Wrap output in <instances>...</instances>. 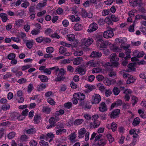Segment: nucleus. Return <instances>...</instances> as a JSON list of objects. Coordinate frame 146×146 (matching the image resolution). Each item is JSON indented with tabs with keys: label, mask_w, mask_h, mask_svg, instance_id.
<instances>
[{
	"label": "nucleus",
	"mask_w": 146,
	"mask_h": 146,
	"mask_svg": "<svg viewBox=\"0 0 146 146\" xmlns=\"http://www.w3.org/2000/svg\"><path fill=\"white\" fill-rule=\"evenodd\" d=\"M113 30V29L110 28L108 30L105 31L103 33L104 37L106 38H110L112 37L114 35Z\"/></svg>",
	"instance_id": "nucleus-1"
},
{
	"label": "nucleus",
	"mask_w": 146,
	"mask_h": 146,
	"mask_svg": "<svg viewBox=\"0 0 146 146\" xmlns=\"http://www.w3.org/2000/svg\"><path fill=\"white\" fill-rule=\"evenodd\" d=\"M98 25L96 23L93 22L91 23L89 26V28L87 31L88 32H92L96 31L98 28Z\"/></svg>",
	"instance_id": "nucleus-2"
},
{
	"label": "nucleus",
	"mask_w": 146,
	"mask_h": 146,
	"mask_svg": "<svg viewBox=\"0 0 146 146\" xmlns=\"http://www.w3.org/2000/svg\"><path fill=\"white\" fill-rule=\"evenodd\" d=\"M120 110L116 109L113 110L110 114V118H115L119 116L120 114Z\"/></svg>",
	"instance_id": "nucleus-3"
},
{
	"label": "nucleus",
	"mask_w": 146,
	"mask_h": 146,
	"mask_svg": "<svg viewBox=\"0 0 146 146\" xmlns=\"http://www.w3.org/2000/svg\"><path fill=\"white\" fill-rule=\"evenodd\" d=\"M73 96L74 98L80 101L84 100L85 98V95L82 93H75L74 94Z\"/></svg>",
	"instance_id": "nucleus-4"
},
{
	"label": "nucleus",
	"mask_w": 146,
	"mask_h": 146,
	"mask_svg": "<svg viewBox=\"0 0 146 146\" xmlns=\"http://www.w3.org/2000/svg\"><path fill=\"white\" fill-rule=\"evenodd\" d=\"M86 70V67H79L76 69L75 72H77L78 73L81 75H84L85 74Z\"/></svg>",
	"instance_id": "nucleus-5"
},
{
	"label": "nucleus",
	"mask_w": 146,
	"mask_h": 146,
	"mask_svg": "<svg viewBox=\"0 0 146 146\" xmlns=\"http://www.w3.org/2000/svg\"><path fill=\"white\" fill-rule=\"evenodd\" d=\"M94 100L93 104H96L99 103L101 101V97L98 94L94 95L92 97Z\"/></svg>",
	"instance_id": "nucleus-6"
},
{
	"label": "nucleus",
	"mask_w": 146,
	"mask_h": 146,
	"mask_svg": "<svg viewBox=\"0 0 146 146\" xmlns=\"http://www.w3.org/2000/svg\"><path fill=\"white\" fill-rule=\"evenodd\" d=\"M100 121L98 120H94L93 123H90V125L91 128H95L99 127L100 125Z\"/></svg>",
	"instance_id": "nucleus-7"
},
{
	"label": "nucleus",
	"mask_w": 146,
	"mask_h": 146,
	"mask_svg": "<svg viewBox=\"0 0 146 146\" xmlns=\"http://www.w3.org/2000/svg\"><path fill=\"white\" fill-rule=\"evenodd\" d=\"M102 54L101 52L96 51H93L91 53L90 56L92 58H100L102 56Z\"/></svg>",
	"instance_id": "nucleus-8"
},
{
	"label": "nucleus",
	"mask_w": 146,
	"mask_h": 146,
	"mask_svg": "<svg viewBox=\"0 0 146 146\" xmlns=\"http://www.w3.org/2000/svg\"><path fill=\"white\" fill-rule=\"evenodd\" d=\"M27 48L29 49L31 48L33 45V41L32 40H25L24 42Z\"/></svg>",
	"instance_id": "nucleus-9"
},
{
	"label": "nucleus",
	"mask_w": 146,
	"mask_h": 146,
	"mask_svg": "<svg viewBox=\"0 0 146 146\" xmlns=\"http://www.w3.org/2000/svg\"><path fill=\"white\" fill-rule=\"evenodd\" d=\"M107 109L106 105L105 102H102L100 104L99 107V110L100 111L103 112L106 111Z\"/></svg>",
	"instance_id": "nucleus-10"
},
{
	"label": "nucleus",
	"mask_w": 146,
	"mask_h": 146,
	"mask_svg": "<svg viewBox=\"0 0 146 146\" xmlns=\"http://www.w3.org/2000/svg\"><path fill=\"white\" fill-rule=\"evenodd\" d=\"M116 54L115 53L112 54L110 56V61L111 62H113L114 61H118L119 58L116 57Z\"/></svg>",
	"instance_id": "nucleus-11"
},
{
	"label": "nucleus",
	"mask_w": 146,
	"mask_h": 146,
	"mask_svg": "<svg viewBox=\"0 0 146 146\" xmlns=\"http://www.w3.org/2000/svg\"><path fill=\"white\" fill-rule=\"evenodd\" d=\"M83 58L82 57H79L75 58L73 60V64L75 65H78L80 64L83 61Z\"/></svg>",
	"instance_id": "nucleus-12"
},
{
	"label": "nucleus",
	"mask_w": 146,
	"mask_h": 146,
	"mask_svg": "<svg viewBox=\"0 0 146 146\" xmlns=\"http://www.w3.org/2000/svg\"><path fill=\"white\" fill-rule=\"evenodd\" d=\"M55 120V118L53 117H50L49 120V121L50 124V125H47V128L48 129L50 128L51 127H54L56 123V122L54 121Z\"/></svg>",
	"instance_id": "nucleus-13"
},
{
	"label": "nucleus",
	"mask_w": 146,
	"mask_h": 146,
	"mask_svg": "<svg viewBox=\"0 0 146 146\" xmlns=\"http://www.w3.org/2000/svg\"><path fill=\"white\" fill-rule=\"evenodd\" d=\"M20 70V68H14L11 70V71L13 73H16V75L17 76L19 77L23 74V73L21 71L17 72V71Z\"/></svg>",
	"instance_id": "nucleus-14"
},
{
	"label": "nucleus",
	"mask_w": 146,
	"mask_h": 146,
	"mask_svg": "<svg viewBox=\"0 0 146 146\" xmlns=\"http://www.w3.org/2000/svg\"><path fill=\"white\" fill-rule=\"evenodd\" d=\"M122 104V101L121 100H118L112 104L111 107V109H113L114 107H117L119 106H121Z\"/></svg>",
	"instance_id": "nucleus-15"
},
{
	"label": "nucleus",
	"mask_w": 146,
	"mask_h": 146,
	"mask_svg": "<svg viewBox=\"0 0 146 146\" xmlns=\"http://www.w3.org/2000/svg\"><path fill=\"white\" fill-rule=\"evenodd\" d=\"M136 69L134 67V64L132 63H130L128 65V69L126 70L127 72H131L135 71Z\"/></svg>",
	"instance_id": "nucleus-16"
},
{
	"label": "nucleus",
	"mask_w": 146,
	"mask_h": 146,
	"mask_svg": "<svg viewBox=\"0 0 146 146\" xmlns=\"http://www.w3.org/2000/svg\"><path fill=\"white\" fill-rule=\"evenodd\" d=\"M86 132V129L83 128L82 129H81L79 132L78 133V136L80 138H82L84 136V134Z\"/></svg>",
	"instance_id": "nucleus-17"
},
{
	"label": "nucleus",
	"mask_w": 146,
	"mask_h": 146,
	"mask_svg": "<svg viewBox=\"0 0 146 146\" xmlns=\"http://www.w3.org/2000/svg\"><path fill=\"white\" fill-rule=\"evenodd\" d=\"M85 40L84 44L85 46H88L91 45L93 42V39L91 38H88L86 39H84Z\"/></svg>",
	"instance_id": "nucleus-18"
},
{
	"label": "nucleus",
	"mask_w": 146,
	"mask_h": 146,
	"mask_svg": "<svg viewBox=\"0 0 146 146\" xmlns=\"http://www.w3.org/2000/svg\"><path fill=\"white\" fill-rule=\"evenodd\" d=\"M38 78L42 82H47L48 80V78L46 76L44 75H40L38 76Z\"/></svg>",
	"instance_id": "nucleus-19"
},
{
	"label": "nucleus",
	"mask_w": 146,
	"mask_h": 146,
	"mask_svg": "<svg viewBox=\"0 0 146 146\" xmlns=\"http://www.w3.org/2000/svg\"><path fill=\"white\" fill-rule=\"evenodd\" d=\"M25 133L28 134H34L36 133V130L35 128L33 127L26 130Z\"/></svg>",
	"instance_id": "nucleus-20"
},
{
	"label": "nucleus",
	"mask_w": 146,
	"mask_h": 146,
	"mask_svg": "<svg viewBox=\"0 0 146 146\" xmlns=\"http://www.w3.org/2000/svg\"><path fill=\"white\" fill-rule=\"evenodd\" d=\"M110 49L115 52H120L121 51V49L118 47L116 46L115 45H112L110 47Z\"/></svg>",
	"instance_id": "nucleus-21"
},
{
	"label": "nucleus",
	"mask_w": 146,
	"mask_h": 146,
	"mask_svg": "<svg viewBox=\"0 0 146 146\" xmlns=\"http://www.w3.org/2000/svg\"><path fill=\"white\" fill-rule=\"evenodd\" d=\"M24 21L23 19H19L15 21L16 25L18 27H20L24 24Z\"/></svg>",
	"instance_id": "nucleus-22"
},
{
	"label": "nucleus",
	"mask_w": 146,
	"mask_h": 146,
	"mask_svg": "<svg viewBox=\"0 0 146 146\" xmlns=\"http://www.w3.org/2000/svg\"><path fill=\"white\" fill-rule=\"evenodd\" d=\"M133 54L135 55H137V57L138 58L142 57L145 54V53L143 51L139 52L138 51H136L134 52Z\"/></svg>",
	"instance_id": "nucleus-23"
},
{
	"label": "nucleus",
	"mask_w": 146,
	"mask_h": 146,
	"mask_svg": "<svg viewBox=\"0 0 146 146\" xmlns=\"http://www.w3.org/2000/svg\"><path fill=\"white\" fill-rule=\"evenodd\" d=\"M19 114L17 112H13L10 115V119L12 120H15L17 119Z\"/></svg>",
	"instance_id": "nucleus-24"
},
{
	"label": "nucleus",
	"mask_w": 146,
	"mask_h": 146,
	"mask_svg": "<svg viewBox=\"0 0 146 146\" xmlns=\"http://www.w3.org/2000/svg\"><path fill=\"white\" fill-rule=\"evenodd\" d=\"M83 28V26L81 24L77 23L74 27V29L76 31L81 30Z\"/></svg>",
	"instance_id": "nucleus-25"
},
{
	"label": "nucleus",
	"mask_w": 146,
	"mask_h": 146,
	"mask_svg": "<svg viewBox=\"0 0 146 146\" xmlns=\"http://www.w3.org/2000/svg\"><path fill=\"white\" fill-rule=\"evenodd\" d=\"M0 17L2 19V21L3 22H6L7 20V15L5 13H1L0 14Z\"/></svg>",
	"instance_id": "nucleus-26"
},
{
	"label": "nucleus",
	"mask_w": 146,
	"mask_h": 146,
	"mask_svg": "<svg viewBox=\"0 0 146 146\" xmlns=\"http://www.w3.org/2000/svg\"><path fill=\"white\" fill-rule=\"evenodd\" d=\"M100 43V47L102 48H106L108 45L110 44L109 42L108 41H103L101 42Z\"/></svg>",
	"instance_id": "nucleus-27"
},
{
	"label": "nucleus",
	"mask_w": 146,
	"mask_h": 146,
	"mask_svg": "<svg viewBox=\"0 0 146 146\" xmlns=\"http://www.w3.org/2000/svg\"><path fill=\"white\" fill-rule=\"evenodd\" d=\"M140 122V119L139 117H136L135 118L133 121L132 124L134 126H136L138 125Z\"/></svg>",
	"instance_id": "nucleus-28"
},
{
	"label": "nucleus",
	"mask_w": 146,
	"mask_h": 146,
	"mask_svg": "<svg viewBox=\"0 0 146 146\" xmlns=\"http://www.w3.org/2000/svg\"><path fill=\"white\" fill-rule=\"evenodd\" d=\"M106 143V140L105 139H102L98 141L97 143L99 146H104Z\"/></svg>",
	"instance_id": "nucleus-29"
},
{
	"label": "nucleus",
	"mask_w": 146,
	"mask_h": 146,
	"mask_svg": "<svg viewBox=\"0 0 146 146\" xmlns=\"http://www.w3.org/2000/svg\"><path fill=\"white\" fill-rule=\"evenodd\" d=\"M86 65L92 67H96L97 66L96 62H94L93 60H91L87 62Z\"/></svg>",
	"instance_id": "nucleus-30"
},
{
	"label": "nucleus",
	"mask_w": 146,
	"mask_h": 146,
	"mask_svg": "<svg viewBox=\"0 0 146 146\" xmlns=\"http://www.w3.org/2000/svg\"><path fill=\"white\" fill-rule=\"evenodd\" d=\"M83 121L84 120L82 119H76L74 121V125H78L81 124Z\"/></svg>",
	"instance_id": "nucleus-31"
},
{
	"label": "nucleus",
	"mask_w": 146,
	"mask_h": 146,
	"mask_svg": "<svg viewBox=\"0 0 146 146\" xmlns=\"http://www.w3.org/2000/svg\"><path fill=\"white\" fill-rule=\"evenodd\" d=\"M139 0H129V3H131V5L133 7H135L138 4V1Z\"/></svg>",
	"instance_id": "nucleus-32"
},
{
	"label": "nucleus",
	"mask_w": 146,
	"mask_h": 146,
	"mask_svg": "<svg viewBox=\"0 0 146 146\" xmlns=\"http://www.w3.org/2000/svg\"><path fill=\"white\" fill-rule=\"evenodd\" d=\"M66 74V71L63 68H61L59 70L58 76H64Z\"/></svg>",
	"instance_id": "nucleus-33"
},
{
	"label": "nucleus",
	"mask_w": 146,
	"mask_h": 146,
	"mask_svg": "<svg viewBox=\"0 0 146 146\" xmlns=\"http://www.w3.org/2000/svg\"><path fill=\"white\" fill-rule=\"evenodd\" d=\"M113 92L114 95L115 96H117L119 94L120 92V90L117 87H114L113 90Z\"/></svg>",
	"instance_id": "nucleus-34"
},
{
	"label": "nucleus",
	"mask_w": 146,
	"mask_h": 146,
	"mask_svg": "<svg viewBox=\"0 0 146 146\" xmlns=\"http://www.w3.org/2000/svg\"><path fill=\"white\" fill-rule=\"evenodd\" d=\"M66 132V130L65 129L60 128L58 129L56 131V133L57 135H59L64 133H65Z\"/></svg>",
	"instance_id": "nucleus-35"
},
{
	"label": "nucleus",
	"mask_w": 146,
	"mask_h": 146,
	"mask_svg": "<svg viewBox=\"0 0 146 146\" xmlns=\"http://www.w3.org/2000/svg\"><path fill=\"white\" fill-rule=\"evenodd\" d=\"M42 111L44 113L48 114L50 113V109L48 107L44 106L43 108Z\"/></svg>",
	"instance_id": "nucleus-36"
},
{
	"label": "nucleus",
	"mask_w": 146,
	"mask_h": 146,
	"mask_svg": "<svg viewBox=\"0 0 146 146\" xmlns=\"http://www.w3.org/2000/svg\"><path fill=\"white\" fill-rule=\"evenodd\" d=\"M106 137L110 143L113 142L114 138L110 134H108L106 135Z\"/></svg>",
	"instance_id": "nucleus-37"
},
{
	"label": "nucleus",
	"mask_w": 146,
	"mask_h": 146,
	"mask_svg": "<svg viewBox=\"0 0 146 146\" xmlns=\"http://www.w3.org/2000/svg\"><path fill=\"white\" fill-rule=\"evenodd\" d=\"M16 57V55L14 53H11L7 56L9 60L14 59Z\"/></svg>",
	"instance_id": "nucleus-38"
},
{
	"label": "nucleus",
	"mask_w": 146,
	"mask_h": 146,
	"mask_svg": "<svg viewBox=\"0 0 146 146\" xmlns=\"http://www.w3.org/2000/svg\"><path fill=\"white\" fill-rule=\"evenodd\" d=\"M40 117L39 115L37 114L34 116V121L36 123L39 122L40 121Z\"/></svg>",
	"instance_id": "nucleus-39"
},
{
	"label": "nucleus",
	"mask_w": 146,
	"mask_h": 146,
	"mask_svg": "<svg viewBox=\"0 0 146 146\" xmlns=\"http://www.w3.org/2000/svg\"><path fill=\"white\" fill-rule=\"evenodd\" d=\"M131 102L132 103V106H134L135 104L137 103L138 101V99L137 97L133 96L132 98Z\"/></svg>",
	"instance_id": "nucleus-40"
},
{
	"label": "nucleus",
	"mask_w": 146,
	"mask_h": 146,
	"mask_svg": "<svg viewBox=\"0 0 146 146\" xmlns=\"http://www.w3.org/2000/svg\"><path fill=\"white\" fill-rule=\"evenodd\" d=\"M75 35L73 34H71L67 35L68 40L70 41H72L75 38Z\"/></svg>",
	"instance_id": "nucleus-41"
},
{
	"label": "nucleus",
	"mask_w": 146,
	"mask_h": 146,
	"mask_svg": "<svg viewBox=\"0 0 146 146\" xmlns=\"http://www.w3.org/2000/svg\"><path fill=\"white\" fill-rule=\"evenodd\" d=\"M83 54L82 51L77 50L74 53V55L76 56H79L82 55Z\"/></svg>",
	"instance_id": "nucleus-42"
},
{
	"label": "nucleus",
	"mask_w": 146,
	"mask_h": 146,
	"mask_svg": "<svg viewBox=\"0 0 146 146\" xmlns=\"http://www.w3.org/2000/svg\"><path fill=\"white\" fill-rule=\"evenodd\" d=\"M54 137V135L52 133H48L46 135V138H50V139L49 140V142H50L52 140V139Z\"/></svg>",
	"instance_id": "nucleus-43"
},
{
	"label": "nucleus",
	"mask_w": 146,
	"mask_h": 146,
	"mask_svg": "<svg viewBox=\"0 0 146 146\" xmlns=\"http://www.w3.org/2000/svg\"><path fill=\"white\" fill-rule=\"evenodd\" d=\"M111 128L112 131L114 132L116 131L117 128V125L114 122H112L111 124Z\"/></svg>",
	"instance_id": "nucleus-44"
},
{
	"label": "nucleus",
	"mask_w": 146,
	"mask_h": 146,
	"mask_svg": "<svg viewBox=\"0 0 146 146\" xmlns=\"http://www.w3.org/2000/svg\"><path fill=\"white\" fill-rule=\"evenodd\" d=\"M65 79V77L61 76H58L56 78L55 80L58 81H63Z\"/></svg>",
	"instance_id": "nucleus-45"
},
{
	"label": "nucleus",
	"mask_w": 146,
	"mask_h": 146,
	"mask_svg": "<svg viewBox=\"0 0 146 146\" xmlns=\"http://www.w3.org/2000/svg\"><path fill=\"white\" fill-rule=\"evenodd\" d=\"M46 85L43 84H41L38 86V91H40L46 88Z\"/></svg>",
	"instance_id": "nucleus-46"
},
{
	"label": "nucleus",
	"mask_w": 146,
	"mask_h": 146,
	"mask_svg": "<svg viewBox=\"0 0 146 146\" xmlns=\"http://www.w3.org/2000/svg\"><path fill=\"white\" fill-rule=\"evenodd\" d=\"M10 108V106L8 104H4L2 106V109L3 111L9 110Z\"/></svg>",
	"instance_id": "nucleus-47"
},
{
	"label": "nucleus",
	"mask_w": 146,
	"mask_h": 146,
	"mask_svg": "<svg viewBox=\"0 0 146 146\" xmlns=\"http://www.w3.org/2000/svg\"><path fill=\"white\" fill-rule=\"evenodd\" d=\"M59 51L60 53L63 54L66 51V48L63 46H61L59 48Z\"/></svg>",
	"instance_id": "nucleus-48"
},
{
	"label": "nucleus",
	"mask_w": 146,
	"mask_h": 146,
	"mask_svg": "<svg viewBox=\"0 0 146 146\" xmlns=\"http://www.w3.org/2000/svg\"><path fill=\"white\" fill-rule=\"evenodd\" d=\"M53 48L52 47H48L46 49V52L49 54L52 53L53 52Z\"/></svg>",
	"instance_id": "nucleus-49"
},
{
	"label": "nucleus",
	"mask_w": 146,
	"mask_h": 146,
	"mask_svg": "<svg viewBox=\"0 0 146 146\" xmlns=\"http://www.w3.org/2000/svg\"><path fill=\"white\" fill-rule=\"evenodd\" d=\"M105 22L109 25H112L113 24V22L109 17H107L105 19Z\"/></svg>",
	"instance_id": "nucleus-50"
},
{
	"label": "nucleus",
	"mask_w": 146,
	"mask_h": 146,
	"mask_svg": "<svg viewBox=\"0 0 146 146\" xmlns=\"http://www.w3.org/2000/svg\"><path fill=\"white\" fill-rule=\"evenodd\" d=\"M110 18L112 21L115 22H116L119 20V19L118 17H116L114 15H111Z\"/></svg>",
	"instance_id": "nucleus-51"
},
{
	"label": "nucleus",
	"mask_w": 146,
	"mask_h": 146,
	"mask_svg": "<svg viewBox=\"0 0 146 146\" xmlns=\"http://www.w3.org/2000/svg\"><path fill=\"white\" fill-rule=\"evenodd\" d=\"M69 139L72 141L76 137V134L74 133H72L70 134L69 136Z\"/></svg>",
	"instance_id": "nucleus-52"
},
{
	"label": "nucleus",
	"mask_w": 146,
	"mask_h": 146,
	"mask_svg": "<svg viewBox=\"0 0 146 146\" xmlns=\"http://www.w3.org/2000/svg\"><path fill=\"white\" fill-rule=\"evenodd\" d=\"M47 4V2L43 0L42 3H39L37 5V6L39 8H42L45 6Z\"/></svg>",
	"instance_id": "nucleus-53"
},
{
	"label": "nucleus",
	"mask_w": 146,
	"mask_h": 146,
	"mask_svg": "<svg viewBox=\"0 0 146 146\" xmlns=\"http://www.w3.org/2000/svg\"><path fill=\"white\" fill-rule=\"evenodd\" d=\"M53 32L52 30L50 28H47L45 31V33L46 35H49L50 34Z\"/></svg>",
	"instance_id": "nucleus-54"
},
{
	"label": "nucleus",
	"mask_w": 146,
	"mask_h": 146,
	"mask_svg": "<svg viewBox=\"0 0 146 146\" xmlns=\"http://www.w3.org/2000/svg\"><path fill=\"white\" fill-rule=\"evenodd\" d=\"M39 144L40 146H48V143L45 142L44 140H41L39 142Z\"/></svg>",
	"instance_id": "nucleus-55"
},
{
	"label": "nucleus",
	"mask_w": 146,
	"mask_h": 146,
	"mask_svg": "<svg viewBox=\"0 0 146 146\" xmlns=\"http://www.w3.org/2000/svg\"><path fill=\"white\" fill-rule=\"evenodd\" d=\"M64 106L66 108L70 109L72 107V103L70 102H68L64 104Z\"/></svg>",
	"instance_id": "nucleus-56"
},
{
	"label": "nucleus",
	"mask_w": 146,
	"mask_h": 146,
	"mask_svg": "<svg viewBox=\"0 0 146 146\" xmlns=\"http://www.w3.org/2000/svg\"><path fill=\"white\" fill-rule=\"evenodd\" d=\"M15 133L14 132H12L9 133L8 135L9 139H11L15 136Z\"/></svg>",
	"instance_id": "nucleus-57"
},
{
	"label": "nucleus",
	"mask_w": 146,
	"mask_h": 146,
	"mask_svg": "<svg viewBox=\"0 0 146 146\" xmlns=\"http://www.w3.org/2000/svg\"><path fill=\"white\" fill-rule=\"evenodd\" d=\"M51 39L47 37H44L43 42L44 43H49L51 42Z\"/></svg>",
	"instance_id": "nucleus-58"
},
{
	"label": "nucleus",
	"mask_w": 146,
	"mask_h": 146,
	"mask_svg": "<svg viewBox=\"0 0 146 146\" xmlns=\"http://www.w3.org/2000/svg\"><path fill=\"white\" fill-rule=\"evenodd\" d=\"M101 71V69L100 68H94L92 70V72L93 74L96 73L100 72Z\"/></svg>",
	"instance_id": "nucleus-59"
},
{
	"label": "nucleus",
	"mask_w": 146,
	"mask_h": 146,
	"mask_svg": "<svg viewBox=\"0 0 146 146\" xmlns=\"http://www.w3.org/2000/svg\"><path fill=\"white\" fill-rule=\"evenodd\" d=\"M39 33V29H34L31 31L32 34L34 35H38Z\"/></svg>",
	"instance_id": "nucleus-60"
},
{
	"label": "nucleus",
	"mask_w": 146,
	"mask_h": 146,
	"mask_svg": "<svg viewBox=\"0 0 146 146\" xmlns=\"http://www.w3.org/2000/svg\"><path fill=\"white\" fill-rule=\"evenodd\" d=\"M47 102L50 104L51 105H55V102L54 100L50 98H48L47 99Z\"/></svg>",
	"instance_id": "nucleus-61"
},
{
	"label": "nucleus",
	"mask_w": 146,
	"mask_h": 146,
	"mask_svg": "<svg viewBox=\"0 0 146 146\" xmlns=\"http://www.w3.org/2000/svg\"><path fill=\"white\" fill-rule=\"evenodd\" d=\"M60 44L64 46L68 47H70L72 46V44H70L67 43L63 41H62L60 42Z\"/></svg>",
	"instance_id": "nucleus-62"
},
{
	"label": "nucleus",
	"mask_w": 146,
	"mask_h": 146,
	"mask_svg": "<svg viewBox=\"0 0 146 146\" xmlns=\"http://www.w3.org/2000/svg\"><path fill=\"white\" fill-rule=\"evenodd\" d=\"M97 87L100 90L102 91H104L105 87L104 86L101 84H98L97 85Z\"/></svg>",
	"instance_id": "nucleus-63"
},
{
	"label": "nucleus",
	"mask_w": 146,
	"mask_h": 146,
	"mask_svg": "<svg viewBox=\"0 0 146 146\" xmlns=\"http://www.w3.org/2000/svg\"><path fill=\"white\" fill-rule=\"evenodd\" d=\"M43 72L46 73L47 75H50L51 73V72L50 68H45L44 70V71H43Z\"/></svg>",
	"instance_id": "nucleus-64"
}]
</instances>
